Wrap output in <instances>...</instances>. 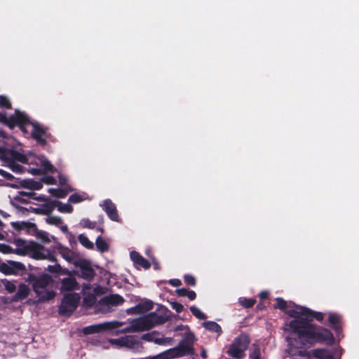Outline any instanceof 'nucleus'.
Listing matches in <instances>:
<instances>
[{"mask_svg": "<svg viewBox=\"0 0 359 359\" xmlns=\"http://www.w3.org/2000/svg\"><path fill=\"white\" fill-rule=\"evenodd\" d=\"M20 196L22 197L21 199V202L22 203H27V200L29 199H33L34 196H36V193H34L32 191H20Z\"/></svg>", "mask_w": 359, "mask_h": 359, "instance_id": "37998d69", "label": "nucleus"}, {"mask_svg": "<svg viewBox=\"0 0 359 359\" xmlns=\"http://www.w3.org/2000/svg\"><path fill=\"white\" fill-rule=\"evenodd\" d=\"M124 298L118 294H112L105 296L100 299V303L104 305L118 306L123 304Z\"/></svg>", "mask_w": 359, "mask_h": 359, "instance_id": "a211bd4d", "label": "nucleus"}, {"mask_svg": "<svg viewBox=\"0 0 359 359\" xmlns=\"http://www.w3.org/2000/svg\"><path fill=\"white\" fill-rule=\"evenodd\" d=\"M325 314L322 312L314 311L308 308L301 306L299 307V316L297 319L293 320H303L307 322L309 324H312L311 321L316 319L318 322H323L324 320Z\"/></svg>", "mask_w": 359, "mask_h": 359, "instance_id": "1a4fd4ad", "label": "nucleus"}, {"mask_svg": "<svg viewBox=\"0 0 359 359\" xmlns=\"http://www.w3.org/2000/svg\"><path fill=\"white\" fill-rule=\"evenodd\" d=\"M53 202L54 203V209L57 208V210L60 212L71 213L73 211V207L70 204H63L61 201L56 200L53 201Z\"/></svg>", "mask_w": 359, "mask_h": 359, "instance_id": "bb28decb", "label": "nucleus"}, {"mask_svg": "<svg viewBox=\"0 0 359 359\" xmlns=\"http://www.w3.org/2000/svg\"><path fill=\"white\" fill-rule=\"evenodd\" d=\"M159 335L156 332H152L151 333H147L142 336V339L147 341H154L156 336Z\"/></svg>", "mask_w": 359, "mask_h": 359, "instance_id": "8fccbe9b", "label": "nucleus"}, {"mask_svg": "<svg viewBox=\"0 0 359 359\" xmlns=\"http://www.w3.org/2000/svg\"><path fill=\"white\" fill-rule=\"evenodd\" d=\"M13 243L18 247V248H29L28 245H26V241L22 238H15L13 241Z\"/></svg>", "mask_w": 359, "mask_h": 359, "instance_id": "e2e57ef3", "label": "nucleus"}, {"mask_svg": "<svg viewBox=\"0 0 359 359\" xmlns=\"http://www.w3.org/2000/svg\"><path fill=\"white\" fill-rule=\"evenodd\" d=\"M239 303L243 307L250 309L255 304L256 299L253 298L248 299L246 297H241L239 298Z\"/></svg>", "mask_w": 359, "mask_h": 359, "instance_id": "f704fd0d", "label": "nucleus"}, {"mask_svg": "<svg viewBox=\"0 0 359 359\" xmlns=\"http://www.w3.org/2000/svg\"><path fill=\"white\" fill-rule=\"evenodd\" d=\"M130 258L134 264H137L144 269H149L151 266L149 262L142 257L139 252L132 251L130 254Z\"/></svg>", "mask_w": 359, "mask_h": 359, "instance_id": "412c9836", "label": "nucleus"}, {"mask_svg": "<svg viewBox=\"0 0 359 359\" xmlns=\"http://www.w3.org/2000/svg\"><path fill=\"white\" fill-rule=\"evenodd\" d=\"M0 122L6 125L9 128L10 116L8 117L6 113L0 111Z\"/></svg>", "mask_w": 359, "mask_h": 359, "instance_id": "052dcab7", "label": "nucleus"}, {"mask_svg": "<svg viewBox=\"0 0 359 359\" xmlns=\"http://www.w3.org/2000/svg\"><path fill=\"white\" fill-rule=\"evenodd\" d=\"M39 276H36L34 273H29L27 277L26 278V281L32 283V285L36 282L38 279Z\"/></svg>", "mask_w": 359, "mask_h": 359, "instance_id": "0e129e2a", "label": "nucleus"}, {"mask_svg": "<svg viewBox=\"0 0 359 359\" xmlns=\"http://www.w3.org/2000/svg\"><path fill=\"white\" fill-rule=\"evenodd\" d=\"M32 130L31 133L32 137L41 146L47 144V139L50 137V134L47 131L46 128L38 123H32Z\"/></svg>", "mask_w": 359, "mask_h": 359, "instance_id": "6e6552de", "label": "nucleus"}, {"mask_svg": "<svg viewBox=\"0 0 359 359\" xmlns=\"http://www.w3.org/2000/svg\"><path fill=\"white\" fill-rule=\"evenodd\" d=\"M289 327L293 333L297 334L304 346H311L316 343L332 345L334 343L333 334L327 328L309 324L303 320H291Z\"/></svg>", "mask_w": 359, "mask_h": 359, "instance_id": "f257e3e1", "label": "nucleus"}, {"mask_svg": "<svg viewBox=\"0 0 359 359\" xmlns=\"http://www.w3.org/2000/svg\"><path fill=\"white\" fill-rule=\"evenodd\" d=\"M58 253L69 263L73 264L76 260L75 253L68 248H65L61 245L57 246Z\"/></svg>", "mask_w": 359, "mask_h": 359, "instance_id": "4be33fe9", "label": "nucleus"}, {"mask_svg": "<svg viewBox=\"0 0 359 359\" xmlns=\"http://www.w3.org/2000/svg\"><path fill=\"white\" fill-rule=\"evenodd\" d=\"M28 233L35 236L36 235L39 229H37L36 225L34 223H31L27 222V226L25 229Z\"/></svg>", "mask_w": 359, "mask_h": 359, "instance_id": "49530a36", "label": "nucleus"}, {"mask_svg": "<svg viewBox=\"0 0 359 359\" xmlns=\"http://www.w3.org/2000/svg\"><path fill=\"white\" fill-rule=\"evenodd\" d=\"M299 307L301 306L296 304H294L293 307H290L287 302L281 297L276 299V304L274 305L275 309L284 311L289 316L294 319H297L299 316Z\"/></svg>", "mask_w": 359, "mask_h": 359, "instance_id": "9d476101", "label": "nucleus"}, {"mask_svg": "<svg viewBox=\"0 0 359 359\" xmlns=\"http://www.w3.org/2000/svg\"><path fill=\"white\" fill-rule=\"evenodd\" d=\"M41 162V168H29L28 171L33 175H39L43 172H50L54 174L57 172V169L47 159H39Z\"/></svg>", "mask_w": 359, "mask_h": 359, "instance_id": "ddd939ff", "label": "nucleus"}, {"mask_svg": "<svg viewBox=\"0 0 359 359\" xmlns=\"http://www.w3.org/2000/svg\"><path fill=\"white\" fill-rule=\"evenodd\" d=\"M154 303L151 300H146L143 302L139 303L134 307H132L130 310L133 311L134 313H144L153 309Z\"/></svg>", "mask_w": 359, "mask_h": 359, "instance_id": "5701e85b", "label": "nucleus"}, {"mask_svg": "<svg viewBox=\"0 0 359 359\" xmlns=\"http://www.w3.org/2000/svg\"><path fill=\"white\" fill-rule=\"evenodd\" d=\"M74 266L79 269V277L82 279L91 281L95 276V271L92 267L91 262L86 259H77L74 262Z\"/></svg>", "mask_w": 359, "mask_h": 359, "instance_id": "0eeeda50", "label": "nucleus"}, {"mask_svg": "<svg viewBox=\"0 0 359 359\" xmlns=\"http://www.w3.org/2000/svg\"><path fill=\"white\" fill-rule=\"evenodd\" d=\"M45 270L51 273L63 275V270H65V268H62L59 264H56L55 265H48V267L45 269Z\"/></svg>", "mask_w": 359, "mask_h": 359, "instance_id": "c9c22d12", "label": "nucleus"}, {"mask_svg": "<svg viewBox=\"0 0 359 359\" xmlns=\"http://www.w3.org/2000/svg\"><path fill=\"white\" fill-rule=\"evenodd\" d=\"M43 250L44 247L41 245L33 248L32 250V257L38 260L46 259L47 256L44 253Z\"/></svg>", "mask_w": 359, "mask_h": 359, "instance_id": "cd10ccee", "label": "nucleus"}, {"mask_svg": "<svg viewBox=\"0 0 359 359\" xmlns=\"http://www.w3.org/2000/svg\"><path fill=\"white\" fill-rule=\"evenodd\" d=\"M171 308L175 310L177 313H181L184 310V306L177 302H170Z\"/></svg>", "mask_w": 359, "mask_h": 359, "instance_id": "6e6d98bb", "label": "nucleus"}, {"mask_svg": "<svg viewBox=\"0 0 359 359\" xmlns=\"http://www.w3.org/2000/svg\"><path fill=\"white\" fill-rule=\"evenodd\" d=\"M95 245L97 250L100 251V252H104L109 250V244L101 236H99L96 238Z\"/></svg>", "mask_w": 359, "mask_h": 359, "instance_id": "c85d7f7f", "label": "nucleus"}, {"mask_svg": "<svg viewBox=\"0 0 359 359\" xmlns=\"http://www.w3.org/2000/svg\"><path fill=\"white\" fill-rule=\"evenodd\" d=\"M21 187L29 189L30 190H39L43 187L41 182L34 181V180H25L20 182Z\"/></svg>", "mask_w": 359, "mask_h": 359, "instance_id": "b1692460", "label": "nucleus"}, {"mask_svg": "<svg viewBox=\"0 0 359 359\" xmlns=\"http://www.w3.org/2000/svg\"><path fill=\"white\" fill-rule=\"evenodd\" d=\"M57 177H58V181H59V184L60 185H61V186H66L65 189L71 188L67 184L68 178L65 175H62V173H59Z\"/></svg>", "mask_w": 359, "mask_h": 359, "instance_id": "864d4df0", "label": "nucleus"}, {"mask_svg": "<svg viewBox=\"0 0 359 359\" xmlns=\"http://www.w3.org/2000/svg\"><path fill=\"white\" fill-rule=\"evenodd\" d=\"M0 271L6 275H12L11 261L8 263H0Z\"/></svg>", "mask_w": 359, "mask_h": 359, "instance_id": "79ce46f5", "label": "nucleus"}, {"mask_svg": "<svg viewBox=\"0 0 359 359\" xmlns=\"http://www.w3.org/2000/svg\"><path fill=\"white\" fill-rule=\"evenodd\" d=\"M42 182L46 184H56L57 181L53 176H45L42 178Z\"/></svg>", "mask_w": 359, "mask_h": 359, "instance_id": "bf43d9fd", "label": "nucleus"}, {"mask_svg": "<svg viewBox=\"0 0 359 359\" xmlns=\"http://www.w3.org/2000/svg\"><path fill=\"white\" fill-rule=\"evenodd\" d=\"M174 355H175V352L172 351V348H170L156 355V358H160L161 359H172L178 358V356H174Z\"/></svg>", "mask_w": 359, "mask_h": 359, "instance_id": "4c0bfd02", "label": "nucleus"}, {"mask_svg": "<svg viewBox=\"0 0 359 359\" xmlns=\"http://www.w3.org/2000/svg\"><path fill=\"white\" fill-rule=\"evenodd\" d=\"M0 107L10 109L12 105L9 99L5 95H0Z\"/></svg>", "mask_w": 359, "mask_h": 359, "instance_id": "a19ab883", "label": "nucleus"}, {"mask_svg": "<svg viewBox=\"0 0 359 359\" xmlns=\"http://www.w3.org/2000/svg\"><path fill=\"white\" fill-rule=\"evenodd\" d=\"M329 325L331 328L339 334L342 331V319L341 316L337 313H330L328 317Z\"/></svg>", "mask_w": 359, "mask_h": 359, "instance_id": "2eb2a0df", "label": "nucleus"}, {"mask_svg": "<svg viewBox=\"0 0 359 359\" xmlns=\"http://www.w3.org/2000/svg\"><path fill=\"white\" fill-rule=\"evenodd\" d=\"M250 344V339L248 334H241L234 338L226 354L236 359H243L245 356V351L248 348Z\"/></svg>", "mask_w": 359, "mask_h": 359, "instance_id": "7ed1b4c3", "label": "nucleus"}, {"mask_svg": "<svg viewBox=\"0 0 359 359\" xmlns=\"http://www.w3.org/2000/svg\"><path fill=\"white\" fill-rule=\"evenodd\" d=\"M46 222L47 224L50 225H55L56 226H60L62 224V219L59 216H54L51 214L48 215L46 219Z\"/></svg>", "mask_w": 359, "mask_h": 359, "instance_id": "473e14b6", "label": "nucleus"}, {"mask_svg": "<svg viewBox=\"0 0 359 359\" xmlns=\"http://www.w3.org/2000/svg\"><path fill=\"white\" fill-rule=\"evenodd\" d=\"M173 341V339L172 337H159L158 335L156 336L154 339V343L158 345H165V344H171Z\"/></svg>", "mask_w": 359, "mask_h": 359, "instance_id": "58836bf2", "label": "nucleus"}, {"mask_svg": "<svg viewBox=\"0 0 359 359\" xmlns=\"http://www.w3.org/2000/svg\"><path fill=\"white\" fill-rule=\"evenodd\" d=\"M4 285L6 290L9 293H13L16 290V286L14 283L9 280H3Z\"/></svg>", "mask_w": 359, "mask_h": 359, "instance_id": "a18cd8bd", "label": "nucleus"}, {"mask_svg": "<svg viewBox=\"0 0 359 359\" xmlns=\"http://www.w3.org/2000/svg\"><path fill=\"white\" fill-rule=\"evenodd\" d=\"M102 209L107 213L109 218L114 222H120L119 216L115 204L110 200L103 201Z\"/></svg>", "mask_w": 359, "mask_h": 359, "instance_id": "4468645a", "label": "nucleus"}, {"mask_svg": "<svg viewBox=\"0 0 359 359\" xmlns=\"http://www.w3.org/2000/svg\"><path fill=\"white\" fill-rule=\"evenodd\" d=\"M4 161H12L14 162L18 161L22 163H29V159L24 154L13 149L8 150Z\"/></svg>", "mask_w": 359, "mask_h": 359, "instance_id": "f3484780", "label": "nucleus"}, {"mask_svg": "<svg viewBox=\"0 0 359 359\" xmlns=\"http://www.w3.org/2000/svg\"><path fill=\"white\" fill-rule=\"evenodd\" d=\"M250 359H260L261 352L258 346L254 347L253 351L249 355Z\"/></svg>", "mask_w": 359, "mask_h": 359, "instance_id": "09e8293b", "label": "nucleus"}, {"mask_svg": "<svg viewBox=\"0 0 359 359\" xmlns=\"http://www.w3.org/2000/svg\"><path fill=\"white\" fill-rule=\"evenodd\" d=\"M29 287L23 283L19 285L17 292L11 298V302H18L26 299L29 294Z\"/></svg>", "mask_w": 359, "mask_h": 359, "instance_id": "6ab92c4d", "label": "nucleus"}, {"mask_svg": "<svg viewBox=\"0 0 359 359\" xmlns=\"http://www.w3.org/2000/svg\"><path fill=\"white\" fill-rule=\"evenodd\" d=\"M330 352L327 348H316L312 350L313 357L318 359H325L330 357Z\"/></svg>", "mask_w": 359, "mask_h": 359, "instance_id": "c756f323", "label": "nucleus"}, {"mask_svg": "<svg viewBox=\"0 0 359 359\" xmlns=\"http://www.w3.org/2000/svg\"><path fill=\"white\" fill-rule=\"evenodd\" d=\"M51 277L48 274L39 276L32 287L34 292L39 297V302H45L53 299L55 293L53 290H47V286L51 283Z\"/></svg>", "mask_w": 359, "mask_h": 359, "instance_id": "20e7f679", "label": "nucleus"}, {"mask_svg": "<svg viewBox=\"0 0 359 359\" xmlns=\"http://www.w3.org/2000/svg\"><path fill=\"white\" fill-rule=\"evenodd\" d=\"M0 175L3 177L5 180L8 181H13L15 179L14 176L12 174L8 172L7 171L3 169H0Z\"/></svg>", "mask_w": 359, "mask_h": 359, "instance_id": "13d9d810", "label": "nucleus"}, {"mask_svg": "<svg viewBox=\"0 0 359 359\" xmlns=\"http://www.w3.org/2000/svg\"><path fill=\"white\" fill-rule=\"evenodd\" d=\"M168 320L166 313L157 314L151 312L143 317L135 319L131 325L125 329V332H142L151 330L156 325H162Z\"/></svg>", "mask_w": 359, "mask_h": 359, "instance_id": "f03ea898", "label": "nucleus"}, {"mask_svg": "<svg viewBox=\"0 0 359 359\" xmlns=\"http://www.w3.org/2000/svg\"><path fill=\"white\" fill-rule=\"evenodd\" d=\"M84 304L88 306H92L95 303V297H88L84 298Z\"/></svg>", "mask_w": 359, "mask_h": 359, "instance_id": "774afa93", "label": "nucleus"}, {"mask_svg": "<svg viewBox=\"0 0 359 359\" xmlns=\"http://www.w3.org/2000/svg\"><path fill=\"white\" fill-rule=\"evenodd\" d=\"M36 237L39 239H40L43 243H50L51 241L50 238H49V234L46 231L39 230Z\"/></svg>", "mask_w": 359, "mask_h": 359, "instance_id": "ea45409f", "label": "nucleus"}, {"mask_svg": "<svg viewBox=\"0 0 359 359\" xmlns=\"http://www.w3.org/2000/svg\"><path fill=\"white\" fill-rule=\"evenodd\" d=\"M11 226L15 229L16 231H22L25 230V229L27 226V222H11Z\"/></svg>", "mask_w": 359, "mask_h": 359, "instance_id": "c03bdc74", "label": "nucleus"}, {"mask_svg": "<svg viewBox=\"0 0 359 359\" xmlns=\"http://www.w3.org/2000/svg\"><path fill=\"white\" fill-rule=\"evenodd\" d=\"M60 283L59 290L61 292H73L80 289L79 283L74 277H66L60 279Z\"/></svg>", "mask_w": 359, "mask_h": 359, "instance_id": "f8f14e48", "label": "nucleus"}, {"mask_svg": "<svg viewBox=\"0 0 359 359\" xmlns=\"http://www.w3.org/2000/svg\"><path fill=\"white\" fill-rule=\"evenodd\" d=\"M79 241L80 243L84 246L86 248L89 250H93L94 248V245L93 242H91L87 236L83 234H80L78 236Z\"/></svg>", "mask_w": 359, "mask_h": 359, "instance_id": "72a5a7b5", "label": "nucleus"}, {"mask_svg": "<svg viewBox=\"0 0 359 359\" xmlns=\"http://www.w3.org/2000/svg\"><path fill=\"white\" fill-rule=\"evenodd\" d=\"M189 289L185 287L180 288L176 290V294L179 297H187Z\"/></svg>", "mask_w": 359, "mask_h": 359, "instance_id": "69168bd1", "label": "nucleus"}, {"mask_svg": "<svg viewBox=\"0 0 359 359\" xmlns=\"http://www.w3.org/2000/svg\"><path fill=\"white\" fill-rule=\"evenodd\" d=\"M112 343L119 345L121 346H126L130 348H135L136 346H138L140 344L139 341L136 340L132 336H126L124 337L113 339Z\"/></svg>", "mask_w": 359, "mask_h": 359, "instance_id": "dca6fc26", "label": "nucleus"}, {"mask_svg": "<svg viewBox=\"0 0 359 359\" xmlns=\"http://www.w3.org/2000/svg\"><path fill=\"white\" fill-rule=\"evenodd\" d=\"M190 311L191 313L198 319L205 320L207 318V316L195 306H191L190 307Z\"/></svg>", "mask_w": 359, "mask_h": 359, "instance_id": "e433bc0d", "label": "nucleus"}, {"mask_svg": "<svg viewBox=\"0 0 359 359\" xmlns=\"http://www.w3.org/2000/svg\"><path fill=\"white\" fill-rule=\"evenodd\" d=\"M13 249L9 245L5 243L0 244V252L3 254H10L12 253Z\"/></svg>", "mask_w": 359, "mask_h": 359, "instance_id": "5fc2aeb1", "label": "nucleus"}, {"mask_svg": "<svg viewBox=\"0 0 359 359\" xmlns=\"http://www.w3.org/2000/svg\"><path fill=\"white\" fill-rule=\"evenodd\" d=\"M169 284L173 287H179L182 285L180 279L174 278L169 280Z\"/></svg>", "mask_w": 359, "mask_h": 359, "instance_id": "338daca9", "label": "nucleus"}, {"mask_svg": "<svg viewBox=\"0 0 359 359\" xmlns=\"http://www.w3.org/2000/svg\"><path fill=\"white\" fill-rule=\"evenodd\" d=\"M11 271L13 274H18L21 271H25V266L18 262L11 261Z\"/></svg>", "mask_w": 359, "mask_h": 359, "instance_id": "2f4dec72", "label": "nucleus"}, {"mask_svg": "<svg viewBox=\"0 0 359 359\" xmlns=\"http://www.w3.org/2000/svg\"><path fill=\"white\" fill-rule=\"evenodd\" d=\"M184 280L185 283L188 285L195 286L196 284L195 278L190 274L184 275Z\"/></svg>", "mask_w": 359, "mask_h": 359, "instance_id": "603ef678", "label": "nucleus"}, {"mask_svg": "<svg viewBox=\"0 0 359 359\" xmlns=\"http://www.w3.org/2000/svg\"><path fill=\"white\" fill-rule=\"evenodd\" d=\"M79 270H69L68 269L65 268V270H63V275L68 276V277H74V276H77L79 277Z\"/></svg>", "mask_w": 359, "mask_h": 359, "instance_id": "4d7b16f0", "label": "nucleus"}, {"mask_svg": "<svg viewBox=\"0 0 359 359\" xmlns=\"http://www.w3.org/2000/svg\"><path fill=\"white\" fill-rule=\"evenodd\" d=\"M54 203L53 201H48L46 203L41 204L39 208H32V211L36 215H48L54 210Z\"/></svg>", "mask_w": 359, "mask_h": 359, "instance_id": "aec40b11", "label": "nucleus"}, {"mask_svg": "<svg viewBox=\"0 0 359 359\" xmlns=\"http://www.w3.org/2000/svg\"><path fill=\"white\" fill-rule=\"evenodd\" d=\"M84 200V198L78 194H73L69 197V201L72 203H78Z\"/></svg>", "mask_w": 359, "mask_h": 359, "instance_id": "3c124183", "label": "nucleus"}, {"mask_svg": "<svg viewBox=\"0 0 359 359\" xmlns=\"http://www.w3.org/2000/svg\"><path fill=\"white\" fill-rule=\"evenodd\" d=\"M72 188L69 189H60V188H50L48 189V193L53 196L57 198H64L67 196L69 191H72Z\"/></svg>", "mask_w": 359, "mask_h": 359, "instance_id": "393cba45", "label": "nucleus"}, {"mask_svg": "<svg viewBox=\"0 0 359 359\" xmlns=\"http://www.w3.org/2000/svg\"><path fill=\"white\" fill-rule=\"evenodd\" d=\"M81 224L83 227L93 229L96 227V222H92L89 219H83Z\"/></svg>", "mask_w": 359, "mask_h": 359, "instance_id": "de8ad7c7", "label": "nucleus"}, {"mask_svg": "<svg viewBox=\"0 0 359 359\" xmlns=\"http://www.w3.org/2000/svg\"><path fill=\"white\" fill-rule=\"evenodd\" d=\"M7 163V166L14 172L22 173L24 172V168L17 162L12 161H4Z\"/></svg>", "mask_w": 359, "mask_h": 359, "instance_id": "7c9ffc66", "label": "nucleus"}, {"mask_svg": "<svg viewBox=\"0 0 359 359\" xmlns=\"http://www.w3.org/2000/svg\"><path fill=\"white\" fill-rule=\"evenodd\" d=\"M80 299V295L75 292L65 294L59 306V313L62 316L69 317L78 307Z\"/></svg>", "mask_w": 359, "mask_h": 359, "instance_id": "39448f33", "label": "nucleus"}, {"mask_svg": "<svg viewBox=\"0 0 359 359\" xmlns=\"http://www.w3.org/2000/svg\"><path fill=\"white\" fill-rule=\"evenodd\" d=\"M29 117L24 113L16 109L15 114L10 116L9 128L13 129L16 126L22 128L23 125H32Z\"/></svg>", "mask_w": 359, "mask_h": 359, "instance_id": "9b49d317", "label": "nucleus"}, {"mask_svg": "<svg viewBox=\"0 0 359 359\" xmlns=\"http://www.w3.org/2000/svg\"><path fill=\"white\" fill-rule=\"evenodd\" d=\"M29 250V248H17L15 250L13 249L12 253H15L18 255H25Z\"/></svg>", "mask_w": 359, "mask_h": 359, "instance_id": "680f3d73", "label": "nucleus"}, {"mask_svg": "<svg viewBox=\"0 0 359 359\" xmlns=\"http://www.w3.org/2000/svg\"><path fill=\"white\" fill-rule=\"evenodd\" d=\"M203 327L210 332L217 333L218 335L222 333L221 326L215 321H205L203 323Z\"/></svg>", "mask_w": 359, "mask_h": 359, "instance_id": "a878e982", "label": "nucleus"}, {"mask_svg": "<svg viewBox=\"0 0 359 359\" xmlns=\"http://www.w3.org/2000/svg\"><path fill=\"white\" fill-rule=\"evenodd\" d=\"M194 340L195 336L193 333H187L179 344L172 348V351L175 352L174 356L181 358L187 355H192L194 351L193 348Z\"/></svg>", "mask_w": 359, "mask_h": 359, "instance_id": "423d86ee", "label": "nucleus"}]
</instances>
